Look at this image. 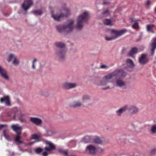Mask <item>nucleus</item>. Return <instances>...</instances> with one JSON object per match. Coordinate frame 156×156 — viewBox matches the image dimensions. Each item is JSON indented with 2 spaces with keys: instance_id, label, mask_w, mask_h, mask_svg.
Segmentation results:
<instances>
[{
  "instance_id": "nucleus-1",
  "label": "nucleus",
  "mask_w": 156,
  "mask_h": 156,
  "mask_svg": "<svg viewBox=\"0 0 156 156\" xmlns=\"http://www.w3.org/2000/svg\"><path fill=\"white\" fill-rule=\"evenodd\" d=\"M74 21L72 20H68L63 26L58 25L56 27L57 30L60 33H69L72 31L73 28Z\"/></svg>"
},
{
  "instance_id": "nucleus-2",
  "label": "nucleus",
  "mask_w": 156,
  "mask_h": 156,
  "mask_svg": "<svg viewBox=\"0 0 156 156\" xmlns=\"http://www.w3.org/2000/svg\"><path fill=\"white\" fill-rule=\"evenodd\" d=\"M55 45L60 48L56 51V54L58 59L60 61H63L66 57V50L65 48V44L61 42H57Z\"/></svg>"
},
{
  "instance_id": "nucleus-3",
  "label": "nucleus",
  "mask_w": 156,
  "mask_h": 156,
  "mask_svg": "<svg viewBox=\"0 0 156 156\" xmlns=\"http://www.w3.org/2000/svg\"><path fill=\"white\" fill-rule=\"evenodd\" d=\"M89 15L87 12H84L77 18L76 28L77 30H81L83 27V24L87 22Z\"/></svg>"
},
{
  "instance_id": "nucleus-4",
  "label": "nucleus",
  "mask_w": 156,
  "mask_h": 156,
  "mask_svg": "<svg viewBox=\"0 0 156 156\" xmlns=\"http://www.w3.org/2000/svg\"><path fill=\"white\" fill-rule=\"evenodd\" d=\"M63 13H61L58 15L57 14L54 15L53 12L51 10V17L55 20L57 21L60 20L62 18L66 17L69 15L70 13V11L69 9L68 8H65L63 9Z\"/></svg>"
},
{
  "instance_id": "nucleus-5",
  "label": "nucleus",
  "mask_w": 156,
  "mask_h": 156,
  "mask_svg": "<svg viewBox=\"0 0 156 156\" xmlns=\"http://www.w3.org/2000/svg\"><path fill=\"white\" fill-rule=\"evenodd\" d=\"M9 116H13L14 119H16L20 115H24L21 112L20 109L17 108H14L12 110L9 112L8 114Z\"/></svg>"
},
{
  "instance_id": "nucleus-6",
  "label": "nucleus",
  "mask_w": 156,
  "mask_h": 156,
  "mask_svg": "<svg viewBox=\"0 0 156 156\" xmlns=\"http://www.w3.org/2000/svg\"><path fill=\"white\" fill-rule=\"evenodd\" d=\"M110 75L111 76L112 78L113 77L122 78L126 76L125 73L122 69L115 70L110 74Z\"/></svg>"
},
{
  "instance_id": "nucleus-7",
  "label": "nucleus",
  "mask_w": 156,
  "mask_h": 156,
  "mask_svg": "<svg viewBox=\"0 0 156 156\" xmlns=\"http://www.w3.org/2000/svg\"><path fill=\"white\" fill-rule=\"evenodd\" d=\"M126 32V30H121L118 31L114 30H111V33L113 36V38L115 39L122 35L125 33Z\"/></svg>"
},
{
  "instance_id": "nucleus-8",
  "label": "nucleus",
  "mask_w": 156,
  "mask_h": 156,
  "mask_svg": "<svg viewBox=\"0 0 156 156\" xmlns=\"http://www.w3.org/2000/svg\"><path fill=\"white\" fill-rule=\"evenodd\" d=\"M77 85V83H71L66 82L62 84V87L64 89L69 90L76 87Z\"/></svg>"
},
{
  "instance_id": "nucleus-9",
  "label": "nucleus",
  "mask_w": 156,
  "mask_h": 156,
  "mask_svg": "<svg viewBox=\"0 0 156 156\" xmlns=\"http://www.w3.org/2000/svg\"><path fill=\"white\" fill-rule=\"evenodd\" d=\"M45 143L48 146L44 148V150L45 151L50 152L55 149V146L51 142L47 141H45Z\"/></svg>"
},
{
  "instance_id": "nucleus-10",
  "label": "nucleus",
  "mask_w": 156,
  "mask_h": 156,
  "mask_svg": "<svg viewBox=\"0 0 156 156\" xmlns=\"http://www.w3.org/2000/svg\"><path fill=\"white\" fill-rule=\"evenodd\" d=\"M33 4V2L31 0H26L24 1L22 5V8L25 11H27Z\"/></svg>"
},
{
  "instance_id": "nucleus-11",
  "label": "nucleus",
  "mask_w": 156,
  "mask_h": 156,
  "mask_svg": "<svg viewBox=\"0 0 156 156\" xmlns=\"http://www.w3.org/2000/svg\"><path fill=\"white\" fill-rule=\"evenodd\" d=\"M112 76L109 74L105 76L102 80L100 81L99 85L105 86L109 82V80L112 79Z\"/></svg>"
},
{
  "instance_id": "nucleus-12",
  "label": "nucleus",
  "mask_w": 156,
  "mask_h": 156,
  "mask_svg": "<svg viewBox=\"0 0 156 156\" xmlns=\"http://www.w3.org/2000/svg\"><path fill=\"white\" fill-rule=\"evenodd\" d=\"M129 114L133 115L137 113L138 111V109L134 106H129L127 109Z\"/></svg>"
},
{
  "instance_id": "nucleus-13",
  "label": "nucleus",
  "mask_w": 156,
  "mask_h": 156,
  "mask_svg": "<svg viewBox=\"0 0 156 156\" xmlns=\"http://www.w3.org/2000/svg\"><path fill=\"white\" fill-rule=\"evenodd\" d=\"M30 121L37 126H40L42 123V120L41 119L37 117H30Z\"/></svg>"
},
{
  "instance_id": "nucleus-14",
  "label": "nucleus",
  "mask_w": 156,
  "mask_h": 156,
  "mask_svg": "<svg viewBox=\"0 0 156 156\" xmlns=\"http://www.w3.org/2000/svg\"><path fill=\"white\" fill-rule=\"evenodd\" d=\"M11 128L16 133L21 134L22 128L19 125H12L11 126Z\"/></svg>"
},
{
  "instance_id": "nucleus-15",
  "label": "nucleus",
  "mask_w": 156,
  "mask_h": 156,
  "mask_svg": "<svg viewBox=\"0 0 156 156\" xmlns=\"http://www.w3.org/2000/svg\"><path fill=\"white\" fill-rule=\"evenodd\" d=\"M127 110V106L125 105L119 108L115 111L116 115L119 117L121 116L122 114L126 111Z\"/></svg>"
},
{
  "instance_id": "nucleus-16",
  "label": "nucleus",
  "mask_w": 156,
  "mask_h": 156,
  "mask_svg": "<svg viewBox=\"0 0 156 156\" xmlns=\"http://www.w3.org/2000/svg\"><path fill=\"white\" fill-rule=\"evenodd\" d=\"M86 151L91 154L94 155L96 153V148L93 145L88 146L86 149Z\"/></svg>"
},
{
  "instance_id": "nucleus-17",
  "label": "nucleus",
  "mask_w": 156,
  "mask_h": 156,
  "mask_svg": "<svg viewBox=\"0 0 156 156\" xmlns=\"http://www.w3.org/2000/svg\"><path fill=\"white\" fill-rule=\"evenodd\" d=\"M0 102L1 103H4L7 106H10L11 105L9 97V96H6L0 99Z\"/></svg>"
},
{
  "instance_id": "nucleus-18",
  "label": "nucleus",
  "mask_w": 156,
  "mask_h": 156,
  "mask_svg": "<svg viewBox=\"0 0 156 156\" xmlns=\"http://www.w3.org/2000/svg\"><path fill=\"white\" fill-rule=\"evenodd\" d=\"M12 59L13 60V63L14 64L17 65L19 64V62L17 60L16 56L13 54H10L7 58V60L9 62Z\"/></svg>"
},
{
  "instance_id": "nucleus-19",
  "label": "nucleus",
  "mask_w": 156,
  "mask_h": 156,
  "mask_svg": "<svg viewBox=\"0 0 156 156\" xmlns=\"http://www.w3.org/2000/svg\"><path fill=\"white\" fill-rule=\"evenodd\" d=\"M0 74L5 79L9 80V77L7 75L6 71L1 66H0Z\"/></svg>"
},
{
  "instance_id": "nucleus-20",
  "label": "nucleus",
  "mask_w": 156,
  "mask_h": 156,
  "mask_svg": "<svg viewBox=\"0 0 156 156\" xmlns=\"http://www.w3.org/2000/svg\"><path fill=\"white\" fill-rule=\"evenodd\" d=\"M139 61L141 64H144L146 63L147 62L146 55L144 54H142L141 57L139 58Z\"/></svg>"
},
{
  "instance_id": "nucleus-21",
  "label": "nucleus",
  "mask_w": 156,
  "mask_h": 156,
  "mask_svg": "<svg viewBox=\"0 0 156 156\" xmlns=\"http://www.w3.org/2000/svg\"><path fill=\"white\" fill-rule=\"evenodd\" d=\"M138 49L136 47L132 48L128 54V55L129 56L133 57V55L138 52Z\"/></svg>"
},
{
  "instance_id": "nucleus-22",
  "label": "nucleus",
  "mask_w": 156,
  "mask_h": 156,
  "mask_svg": "<svg viewBox=\"0 0 156 156\" xmlns=\"http://www.w3.org/2000/svg\"><path fill=\"white\" fill-rule=\"evenodd\" d=\"M151 53L152 55H153L154 50L156 48V38H154L152 40V43L151 44Z\"/></svg>"
},
{
  "instance_id": "nucleus-23",
  "label": "nucleus",
  "mask_w": 156,
  "mask_h": 156,
  "mask_svg": "<svg viewBox=\"0 0 156 156\" xmlns=\"http://www.w3.org/2000/svg\"><path fill=\"white\" fill-rule=\"evenodd\" d=\"M82 105V104L80 101H76L73 102L70 106L72 107L76 108L81 107Z\"/></svg>"
},
{
  "instance_id": "nucleus-24",
  "label": "nucleus",
  "mask_w": 156,
  "mask_h": 156,
  "mask_svg": "<svg viewBox=\"0 0 156 156\" xmlns=\"http://www.w3.org/2000/svg\"><path fill=\"white\" fill-rule=\"evenodd\" d=\"M90 96L88 94H84L83 95L81 98V100L83 102H86L87 101L90 100Z\"/></svg>"
},
{
  "instance_id": "nucleus-25",
  "label": "nucleus",
  "mask_w": 156,
  "mask_h": 156,
  "mask_svg": "<svg viewBox=\"0 0 156 156\" xmlns=\"http://www.w3.org/2000/svg\"><path fill=\"white\" fill-rule=\"evenodd\" d=\"M135 65L133 61L130 59H127V70L129 69H133L134 66Z\"/></svg>"
},
{
  "instance_id": "nucleus-26",
  "label": "nucleus",
  "mask_w": 156,
  "mask_h": 156,
  "mask_svg": "<svg viewBox=\"0 0 156 156\" xmlns=\"http://www.w3.org/2000/svg\"><path fill=\"white\" fill-rule=\"evenodd\" d=\"M21 134L16 133V135L14 139V140L18 143L19 144H22L23 142L20 140V139L21 138V137L20 136Z\"/></svg>"
},
{
  "instance_id": "nucleus-27",
  "label": "nucleus",
  "mask_w": 156,
  "mask_h": 156,
  "mask_svg": "<svg viewBox=\"0 0 156 156\" xmlns=\"http://www.w3.org/2000/svg\"><path fill=\"white\" fill-rule=\"evenodd\" d=\"M116 86L122 87L125 85V82L120 79H117L116 81Z\"/></svg>"
},
{
  "instance_id": "nucleus-28",
  "label": "nucleus",
  "mask_w": 156,
  "mask_h": 156,
  "mask_svg": "<svg viewBox=\"0 0 156 156\" xmlns=\"http://www.w3.org/2000/svg\"><path fill=\"white\" fill-rule=\"evenodd\" d=\"M154 25L153 24H148L146 26V29L147 31L148 32H151L152 33H154V30H152V28L153 27Z\"/></svg>"
},
{
  "instance_id": "nucleus-29",
  "label": "nucleus",
  "mask_w": 156,
  "mask_h": 156,
  "mask_svg": "<svg viewBox=\"0 0 156 156\" xmlns=\"http://www.w3.org/2000/svg\"><path fill=\"white\" fill-rule=\"evenodd\" d=\"M32 139H35L37 142L40 141L41 139V136H40L36 134H33L31 136Z\"/></svg>"
},
{
  "instance_id": "nucleus-30",
  "label": "nucleus",
  "mask_w": 156,
  "mask_h": 156,
  "mask_svg": "<svg viewBox=\"0 0 156 156\" xmlns=\"http://www.w3.org/2000/svg\"><path fill=\"white\" fill-rule=\"evenodd\" d=\"M92 137L91 136H85L83 139V141L85 143H88L91 142Z\"/></svg>"
},
{
  "instance_id": "nucleus-31",
  "label": "nucleus",
  "mask_w": 156,
  "mask_h": 156,
  "mask_svg": "<svg viewBox=\"0 0 156 156\" xmlns=\"http://www.w3.org/2000/svg\"><path fill=\"white\" fill-rule=\"evenodd\" d=\"M132 27L133 29L137 30L139 28V23L138 22V20H136L134 21V24L132 25Z\"/></svg>"
},
{
  "instance_id": "nucleus-32",
  "label": "nucleus",
  "mask_w": 156,
  "mask_h": 156,
  "mask_svg": "<svg viewBox=\"0 0 156 156\" xmlns=\"http://www.w3.org/2000/svg\"><path fill=\"white\" fill-rule=\"evenodd\" d=\"M128 155L129 156H140V153L138 151H136L134 153L129 152H128Z\"/></svg>"
},
{
  "instance_id": "nucleus-33",
  "label": "nucleus",
  "mask_w": 156,
  "mask_h": 156,
  "mask_svg": "<svg viewBox=\"0 0 156 156\" xmlns=\"http://www.w3.org/2000/svg\"><path fill=\"white\" fill-rule=\"evenodd\" d=\"M6 130H4L3 131V134L4 136L5 137V138L8 141H11V139L10 138L9 135L6 134Z\"/></svg>"
},
{
  "instance_id": "nucleus-34",
  "label": "nucleus",
  "mask_w": 156,
  "mask_h": 156,
  "mask_svg": "<svg viewBox=\"0 0 156 156\" xmlns=\"http://www.w3.org/2000/svg\"><path fill=\"white\" fill-rule=\"evenodd\" d=\"M43 151H45L44 150V148H42L39 147L36 148L35 152L36 154H40Z\"/></svg>"
},
{
  "instance_id": "nucleus-35",
  "label": "nucleus",
  "mask_w": 156,
  "mask_h": 156,
  "mask_svg": "<svg viewBox=\"0 0 156 156\" xmlns=\"http://www.w3.org/2000/svg\"><path fill=\"white\" fill-rule=\"evenodd\" d=\"M94 142L97 144H101L102 143V141L100 138L98 137H96L94 140Z\"/></svg>"
},
{
  "instance_id": "nucleus-36",
  "label": "nucleus",
  "mask_w": 156,
  "mask_h": 156,
  "mask_svg": "<svg viewBox=\"0 0 156 156\" xmlns=\"http://www.w3.org/2000/svg\"><path fill=\"white\" fill-rule=\"evenodd\" d=\"M58 151L61 154L65 156H68V151L66 150L59 149L58 150Z\"/></svg>"
},
{
  "instance_id": "nucleus-37",
  "label": "nucleus",
  "mask_w": 156,
  "mask_h": 156,
  "mask_svg": "<svg viewBox=\"0 0 156 156\" xmlns=\"http://www.w3.org/2000/svg\"><path fill=\"white\" fill-rule=\"evenodd\" d=\"M104 24L106 25H110L111 23V20L108 19H105L104 20Z\"/></svg>"
},
{
  "instance_id": "nucleus-38",
  "label": "nucleus",
  "mask_w": 156,
  "mask_h": 156,
  "mask_svg": "<svg viewBox=\"0 0 156 156\" xmlns=\"http://www.w3.org/2000/svg\"><path fill=\"white\" fill-rule=\"evenodd\" d=\"M33 12L35 14H38L39 15H41L42 14V12L41 10H34L33 11Z\"/></svg>"
},
{
  "instance_id": "nucleus-39",
  "label": "nucleus",
  "mask_w": 156,
  "mask_h": 156,
  "mask_svg": "<svg viewBox=\"0 0 156 156\" xmlns=\"http://www.w3.org/2000/svg\"><path fill=\"white\" fill-rule=\"evenodd\" d=\"M150 131L152 133H155L156 131V125L153 126L152 127Z\"/></svg>"
},
{
  "instance_id": "nucleus-40",
  "label": "nucleus",
  "mask_w": 156,
  "mask_h": 156,
  "mask_svg": "<svg viewBox=\"0 0 156 156\" xmlns=\"http://www.w3.org/2000/svg\"><path fill=\"white\" fill-rule=\"evenodd\" d=\"M23 115H20L17 118L21 122H25V119L23 117Z\"/></svg>"
},
{
  "instance_id": "nucleus-41",
  "label": "nucleus",
  "mask_w": 156,
  "mask_h": 156,
  "mask_svg": "<svg viewBox=\"0 0 156 156\" xmlns=\"http://www.w3.org/2000/svg\"><path fill=\"white\" fill-rule=\"evenodd\" d=\"M156 153V148H154L151 150L150 153L151 155L154 154Z\"/></svg>"
},
{
  "instance_id": "nucleus-42",
  "label": "nucleus",
  "mask_w": 156,
  "mask_h": 156,
  "mask_svg": "<svg viewBox=\"0 0 156 156\" xmlns=\"http://www.w3.org/2000/svg\"><path fill=\"white\" fill-rule=\"evenodd\" d=\"M103 150L101 148H96V152H97L100 153H101L103 152Z\"/></svg>"
},
{
  "instance_id": "nucleus-43",
  "label": "nucleus",
  "mask_w": 156,
  "mask_h": 156,
  "mask_svg": "<svg viewBox=\"0 0 156 156\" xmlns=\"http://www.w3.org/2000/svg\"><path fill=\"white\" fill-rule=\"evenodd\" d=\"M105 39L107 41H109L114 39H115L113 38V37H105Z\"/></svg>"
},
{
  "instance_id": "nucleus-44",
  "label": "nucleus",
  "mask_w": 156,
  "mask_h": 156,
  "mask_svg": "<svg viewBox=\"0 0 156 156\" xmlns=\"http://www.w3.org/2000/svg\"><path fill=\"white\" fill-rule=\"evenodd\" d=\"M7 126L6 124H1L0 125V130L2 128Z\"/></svg>"
},
{
  "instance_id": "nucleus-45",
  "label": "nucleus",
  "mask_w": 156,
  "mask_h": 156,
  "mask_svg": "<svg viewBox=\"0 0 156 156\" xmlns=\"http://www.w3.org/2000/svg\"><path fill=\"white\" fill-rule=\"evenodd\" d=\"M48 151H46L45 152H44L42 153V155L43 156H47L48 155Z\"/></svg>"
},
{
  "instance_id": "nucleus-46",
  "label": "nucleus",
  "mask_w": 156,
  "mask_h": 156,
  "mask_svg": "<svg viewBox=\"0 0 156 156\" xmlns=\"http://www.w3.org/2000/svg\"><path fill=\"white\" fill-rule=\"evenodd\" d=\"M36 61H37L36 59L35 58L34 59V60L33 61V62L32 67V68L34 69L35 68L34 66V63Z\"/></svg>"
},
{
  "instance_id": "nucleus-47",
  "label": "nucleus",
  "mask_w": 156,
  "mask_h": 156,
  "mask_svg": "<svg viewBox=\"0 0 156 156\" xmlns=\"http://www.w3.org/2000/svg\"><path fill=\"white\" fill-rule=\"evenodd\" d=\"M151 4L150 2V0H148L147 1L146 3V5L147 6H148L150 5Z\"/></svg>"
},
{
  "instance_id": "nucleus-48",
  "label": "nucleus",
  "mask_w": 156,
  "mask_h": 156,
  "mask_svg": "<svg viewBox=\"0 0 156 156\" xmlns=\"http://www.w3.org/2000/svg\"><path fill=\"white\" fill-rule=\"evenodd\" d=\"M100 67L101 68H102V69H104V68H107V66L105 65H101V66Z\"/></svg>"
},
{
  "instance_id": "nucleus-49",
  "label": "nucleus",
  "mask_w": 156,
  "mask_h": 156,
  "mask_svg": "<svg viewBox=\"0 0 156 156\" xmlns=\"http://www.w3.org/2000/svg\"><path fill=\"white\" fill-rule=\"evenodd\" d=\"M108 9L106 10V11H105L103 13V14H106L107 13H108Z\"/></svg>"
},
{
  "instance_id": "nucleus-50",
  "label": "nucleus",
  "mask_w": 156,
  "mask_h": 156,
  "mask_svg": "<svg viewBox=\"0 0 156 156\" xmlns=\"http://www.w3.org/2000/svg\"><path fill=\"white\" fill-rule=\"evenodd\" d=\"M109 88H110L109 87V86H108L107 87L103 88V90H107V89H109Z\"/></svg>"
},
{
  "instance_id": "nucleus-51",
  "label": "nucleus",
  "mask_w": 156,
  "mask_h": 156,
  "mask_svg": "<svg viewBox=\"0 0 156 156\" xmlns=\"http://www.w3.org/2000/svg\"><path fill=\"white\" fill-rule=\"evenodd\" d=\"M129 20L131 23H132L133 21V18H130Z\"/></svg>"
},
{
  "instance_id": "nucleus-52",
  "label": "nucleus",
  "mask_w": 156,
  "mask_h": 156,
  "mask_svg": "<svg viewBox=\"0 0 156 156\" xmlns=\"http://www.w3.org/2000/svg\"><path fill=\"white\" fill-rule=\"evenodd\" d=\"M126 51V48H125V49H122V53H124V52H125V51Z\"/></svg>"
},
{
  "instance_id": "nucleus-53",
  "label": "nucleus",
  "mask_w": 156,
  "mask_h": 156,
  "mask_svg": "<svg viewBox=\"0 0 156 156\" xmlns=\"http://www.w3.org/2000/svg\"><path fill=\"white\" fill-rule=\"evenodd\" d=\"M41 94L45 96H48V94H47L46 93H45V94H44H44Z\"/></svg>"
},
{
  "instance_id": "nucleus-54",
  "label": "nucleus",
  "mask_w": 156,
  "mask_h": 156,
  "mask_svg": "<svg viewBox=\"0 0 156 156\" xmlns=\"http://www.w3.org/2000/svg\"><path fill=\"white\" fill-rule=\"evenodd\" d=\"M11 155H14V153L13 152H12V154H11Z\"/></svg>"
},
{
  "instance_id": "nucleus-55",
  "label": "nucleus",
  "mask_w": 156,
  "mask_h": 156,
  "mask_svg": "<svg viewBox=\"0 0 156 156\" xmlns=\"http://www.w3.org/2000/svg\"><path fill=\"white\" fill-rule=\"evenodd\" d=\"M103 3H104V4H107V3L105 2H104Z\"/></svg>"
},
{
  "instance_id": "nucleus-56",
  "label": "nucleus",
  "mask_w": 156,
  "mask_h": 156,
  "mask_svg": "<svg viewBox=\"0 0 156 156\" xmlns=\"http://www.w3.org/2000/svg\"><path fill=\"white\" fill-rule=\"evenodd\" d=\"M154 12L156 13V8L155 9Z\"/></svg>"
},
{
  "instance_id": "nucleus-57",
  "label": "nucleus",
  "mask_w": 156,
  "mask_h": 156,
  "mask_svg": "<svg viewBox=\"0 0 156 156\" xmlns=\"http://www.w3.org/2000/svg\"><path fill=\"white\" fill-rule=\"evenodd\" d=\"M49 8H50V9L51 10V7H50Z\"/></svg>"
},
{
  "instance_id": "nucleus-58",
  "label": "nucleus",
  "mask_w": 156,
  "mask_h": 156,
  "mask_svg": "<svg viewBox=\"0 0 156 156\" xmlns=\"http://www.w3.org/2000/svg\"><path fill=\"white\" fill-rule=\"evenodd\" d=\"M91 105V104H88V105Z\"/></svg>"
}]
</instances>
